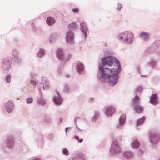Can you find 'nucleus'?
Masks as SVG:
<instances>
[{
  "instance_id": "obj_49",
  "label": "nucleus",
  "mask_w": 160,
  "mask_h": 160,
  "mask_svg": "<svg viewBox=\"0 0 160 160\" xmlns=\"http://www.w3.org/2000/svg\"><path fill=\"white\" fill-rule=\"evenodd\" d=\"M31 75L32 77H33L36 76V74L32 73L31 74Z\"/></svg>"
},
{
  "instance_id": "obj_3",
  "label": "nucleus",
  "mask_w": 160,
  "mask_h": 160,
  "mask_svg": "<svg viewBox=\"0 0 160 160\" xmlns=\"http://www.w3.org/2000/svg\"><path fill=\"white\" fill-rule=\"evenodd\" d=\"M12 60V58L11 57H8L3 59L1 62V67L3 73H8L11 69Z\"/></svg>"
},
{
  "instance_id": "obj_11",
  "label": "nucleus",
  "mask_w": 160,
  "mask_h": 160,
  "mask_svg": "<svg viewBox=\"0 0 160 160\" xmlns=\"http://www.w3.org/2000/svg\"><path fill=\"white\" fill-rule=\"evenodd\" d=\"M159 139V137L156 133H150V141L152 145L157 143Z\"/></svg>"
},
{
  "instance_id": "obj_42",
  "label": "nucleus",
  "mask_w": 160,
  "mask_h": 160,
  "mask_svg": "<svg viewBox=\"0 0 160 160\" xmlns=\"http://www.w3.org/2000/svg\"><path fill=\"white\" fill-rule=\"evenodd\" d=\"M33 99L32 98H28L26 99L27 103L28 104L31 103L33 101Z\"/></svg>"
},
{
  "instance_id": "obj_57",
  "label": "nucleus",
  "mask_w": 160,
  "mask_h": 160,
  "mask_svg": "<svg viewBox=\"0 0 160 160\" xmlns=\"http://www.w3.org/2000/svg\"><path fill=\"white\" fill-rule=\"evenodd\" d=\"M160 160V158H159V160Z\"/></svg>"
},
{
  "instance_id": "obj_12",
  "label": "nucleus",
  "mask_w": 160,
  "mask_h": 160,
  "mask_svg": "<svg viewBox=\"0 0 160 160\" xmlns=\"http://www.w3.org/2000/svg\"><path fill=\"white\" fill-rule=\"evenodd\" d=\"M84 68V65L82 63L79 62L77 63L76 69L79 75H83L86 73Z\"/></svg>"
},
{
  "instance_id": "obj_23",
  "label": "nucleus",
  "mask_w": 160,
  "mask_h": 160,
  "mask_svg": "<svg viewBox=\"0 0 160 160\" xmlns=\"http://www.w3.org/2000/svg\"><path fill=\"white\" fill-rule=\"evenodd\" d=\"M39 93L40 95V97L37 98V102L38 104L40 105H43L45 104L46 101L43 99H42L43 96L41 93V88H39L38 89Z\"/></svg>"
},
{
  "instance_id": "obj_24",
  "label": "nucleus",
  "mask_w": 160,
  "mask_h": 160,
  "mask_svg": "<svg viewBox=\"0 0 160 160\" xmlns=\"http://www.w3.org/2000/svg\"><path fill=\"white\" fill-rule=\"evenodd\" d=\"M69 160H86V159L82 154L81 153H78Z\"/></svg>"
},
{
  "instance_id": "obj_2",
  "label": "nucleus",
  "mask_w": 160,
  "mask_h": 160,
  "mask_svg": "<svg viewBox=\"0 0 160 160\" xmlns=\"http://www.w3.org/2000/svg\"><path fill=\"white\" fill-rule=\"evenodd\" d=\"M133 36L134 34L132 32L125 31L119 33L117 36V38L124 44L132 45L133 43Z\"/></svg>"
},
{
  "instance_id": "obj_9",
  "label": "nucleus",
  "mask_w": 160,
  "mask_h": 160,
  "mask_svg": "<svg viewBox=\"0 0 160 160\" xmlns=\"http://www.w3.org/2000/svg\"><path fill=\"white\" fill-rule=\"evenodd\" d=\"M40 81H41L39 82L40 84H42L43 90H47L49 89L50 85L49 82L48 81H47L44 77L42 76L40 78Z\"/></svg>"
},
{
  "instance_id": "obj_8",
  "label": "nucleus",
  "mask_w": 160,
  "mask_h": 160,
  "mask_svg": "<svg viewBox=\"0 0 160 160\" xmlns=\"http://www.w3.org/2000/svg\"><path fill=\"white\" fill-rule=\"evenodd\" d=\"M5 110L8 113H10L13 110L14 104L12 101L9 100L4 104Z\"/></svg>"
},
{
  "instance_id": "obj_34",
  "label": "nucleus",
  "mask_w": 160,
  "mask_h": 160,
  "mask_svg": "<svg viewBox=\"0 0 160 160\" xmlns=\"http://www.w3.org/2000/svg\"><path fill=\"white\" fill-rule=\"evenodd\" d=\"M99 116V113L98 111H96L95 112V115L94 116L92 119V122H95L96 121Z\"/></svg>"
},
{
  "instance_id": "obj_4",
  "label": "nucleus",
  "mask_w": 160,
  "mask_h": 160,
  "mask_svg": "<svg viewBox=\"0 0 160 160\" xmlns=\"http://www.w3.org/2000/svg\"><path fill=\"white\" fill-rule=\"evenodd\" d=\"M122 151L121 148L117 140L113 141L112 143L109 150V153L111 156L119 154Z\"/></svg>"
},
{
  "instance_id": "obj_50",
  "label": "nucleus",
  "mask_w": 160,
  "mask_h": 160,
  "mask_svg": "<svg viewBox=\"0 0 160 160\" xmlns=\"http://www.w3.org/2000/svg\"><path fill=\"white\" fill-rule=\"evenodd\" d=\"M74 138L76 139H77L78 141L79 140V138L78 136H76L74 137Z\"/></svg>"
},
{
  "instance_id": "obj_7",
  "label": "nucleus",
  "mask_w": 160,
  "mask_h": 160,
  "mask_svg": "<svg viewBox=\"0 0 160 160\" xmlns=\"http://www.w3.org/2000/svg\"><path fill=\"white\" fill-rule=\"evenodd\" d=\"M52 100L54 104L56 105H61L63 102V99L58 92H56V95L53 96Z\"/></svg>"
},
{
  "instance_id": "obj_15",
  "label": "nucleus",
  "mask_w": 160,
  "mask_h": 160,
  "mask_svg": "<svg viewBox=\"0 0 160 160\" xmlns=\"http://www.w3.org/2000/svg\"><path fill=\"white\" fill-rule=\"evenodd\" d=\"M59 35L58 34L54 32L51 33L49 38V41L50 43L53 44L58 39Z\"/></svg>"
},
{
  "instance_id": "obj_26",
  "label": "nucleus",
  "mask_w": 160,
  "mask_h": 160,
  "mask_svg": "<svg viewBox=\"0 0 160 160\" xmlns=\"http://www.w3.org/2000/svg\"><path fill=\"white\" fill-rule=\"evenodd\" d=\"M77 28L78 26L76 22H72L68 25V29L69 30V31L72 32V31L77 29Z\"/></svg>"
},
{
  "instance_id": "obj_56",
  "label": "nucleus",
  "mask_w": 160,
  "mask_h": 160,
  "mask_svg": "<svg viewBox=\"0 0 160 160\" xmlns=\"http://www.w3.org/2000/svg\"><path fill=\"white\" fill-rule=\"evenodd\" d=\"M147 75H142V76H147Z\"/></svg>"
},
{
  "instance_id": "obj_41",
  "label": "nucleus",
  "mask_w": 160,
  "mask_h": 160,
  "mask_svg": "<svg viewBox=\"0 0 160 160\" xmlns=\"http://www.w3.org/2000/svg\"><path fill=\"white\" fill-rule=\"evenodd\" d=\"M142 88L141 87H139L137 88L135 91V92L137 94H139L141 92Z\"/></svg>"
},
{
  "instance_id": "obj_53",
  "label": "nucleus",
  "mask_w": 160,
  "mask_h": 160,
  "mask_svg": "<svg viewBox=\"0 0 160 160\" xmlns=\"http://www.w3.org/2000/svg\"><path fill=\"white\" fill-rule=\"evenodd\" d=\"M32 160H41L40 158H36L32 159Z\"/></svg>"
},
{
  "instance_id": "obj_51",
  "label": "nucleus",
  "mask_w": 160,
  "mask_h": 160,
  "mask_svg": "<svg viewBox=\"0 0 160 160\" xmlns=\"http://www.w3.org/2000/svg\"><path fill=\"white\" fill-rule=\"evenodd\" d=\"M49 137H50V138H51V139L52 140L53 138V135L52 134L50 135H49Z\"/></svg>"
},
{
  "instance_id": "obj_10",
  "label": "nucleus",
  "mask_w": 160,
  "mask_h": 160,
  "mask_svg": "<svg viewBox=\"0 0 160 160\" xmlns=\"http://www.w3.org/2000/svg\"><path fill=\"white\" fill-rule=\"evenodd\" d=\"M6 146L9 148H12L14 144V137L11 135H9L5 141Z\"/></svg>"
},
{
  "instance_id": "obj_47",
  "label": "nucleus",
  "mask_w": 160,
  "mask_h": 160,
  "mask_svg": "<svg viewBox=\"0 0 160 160\" xmlns=\"http://www.w3.org/2000/svg\"><path fill=\"white\" fill-rule=\"evenodd\" d=\"M77 128L79 131H82V130L80 129L77 125V123H75Z\"/></svg>"
},
{
  "instance_id": "obj_16",
  "label": "nucleus",
  "mask_w": 160,
  "mask_h": 160,
  "mask_svg": "<svg viewBox=\"0 0 160 160\" xmlns=\"http://www.w3.org/2000/svg\"><path fill=\"white\" fill-rule=\"evenodd\" d=\"M80 29L82 32L84 34V37L86 38L88 36L87 32L88 31V28L87 24L84 22L80 24Z\"/></svg>"
},
{
  "instance_id": "obj_52",
  "label": "nucleus",
  "mask_w": 160,
  "mask_h": 160,
  "mask_svg": "<svg viewBox=\"0 0 160 160\" xmlns=\"http://www.w3.org/2000/svg\"><path fill=\"white\" fill-rule=\"evenodd\" d=\"M79 142H81L83 141V139H79V140H78Z\"/></svg>"
},
{
  "instance_id": "obj_6",
  "label": "nucleus",
  "mask_w": 160,
  "mask_h": 160,
  "mask_svg": "<svg viewBox=\"0 0 160 160\" xmlns=\"http://www.w3.org/2000/svg\"><path fill=\"white\" fill-rule=\"evenodd\" d=\"M160 45V40H157L147 48V52L148 53L152 52L158 48Z\"/></svg>"
},
{
  "instance_id": "obj_45",
  "label": "nucleus",
  "mask_w": 160,
  "mask_h": 160,
  "mask_svg": "<svg viewBox=\"0 0 160 160\" xmlns=\"http://www.w3.org/2000/svg\"><path fill=\"white\" fill-rule=\"evenodd\" d=\"M80 119V118L78 117H77L76 118H75L74 119V122L75 123H77V122H76L78 120Z\"/></svg>"
},
{
  "instance_id": "obj_32",
  "label": "nucleus",
  "mask_w": 160,
  "mask_h": 160,
  "mask_svg": "<svg viewBox=\"0 0 160 160\" xmlns=\"http://www.w3.org/2000/svg\"><path fill=\"white\" fill-rule=\"evenodd\" d=\"M63 91L65 93H68L70 91L69 85L68 83H65L64 85Z\"/></svg>"
},
{
  "instance_id": "obj_30",
  "label": "nucleus",
  "mask_w": 160,
  "mask_h": 160,
  "mask_svg": "<svg viewBox=\"0 0 160 160\" xmlns=\"http://www.w3.org/2000/svg\"><path fill=\"white\" fill-rule=\"evenodd\" d=\"M140 143L137 140H134L131 143V146L132 148H138L140 146Z\"/></svg>"
},
{
  "instance_id": "obj_28",
  "label": "nucleus",
  "mask_w": 160,
  "mask_h": 160,
  "mask_svg": "<svg viewBox=\"0 0 160 160\" xmlns=\"http://www.w3.org/2000/svg\"><path fill=\"white\" fill-rule=\"evenodd\" d=\"M45 53V51L44 49L40 48L39 51L37 53L36 56L39 58H40L43 56Z\"/></svg>"
},
{
  "instance_id": "obj_40",
  "label": "nucleus",
  "mask_w": 160,
  "mask_h": 160,
  "mask_svg": "<svg viewBox=\"0 0 160 160\" xmlns=\"http://www.w3.org/2000/svg\"><path fill=\"white\" fill-rule=\"evenodd\" d=\"M122 8V4L120 3H118L116 9L118 11H119L121 10Z\"/></svg>"
},
{
  "instance_id": "obj_31",
  "label": "nucleus",
  "mask_w": 160,
  "mask_h": 160,
  "mask_svg": "<svg viewBox=\"0 0 160 160\" xmlns=\"http://www.w3.org/2000/svg\"><path fill=\"white\" fill-rule=\"evenodd\" d=\"M139 97L138 96L136 95L133 98L132 104L135 106L139 104Z\"/></svg>"
},
{
  "instance_id": "obj_36",
  "label": "nucleus",
  "mask_w": 160,
  "mask_h": 160,
  "mask_svg": "<svg viewBox=\"0 0 160 160\" xmlns=\"http://www.w3.org/2000/svg\"><path fill=\"white\" fill-rule=\"evenodd\" d=\"M71 57V54H68L66 56L63 57V58L62 61L64 62H67L69 60Z\"/></svg>"
},
{
  "instance_id": "obj_18",
  "label": "nucleus",
  "mask_w": 160,
  "mask_h": 160,
  "mask_svg": "<svg viewBox=\"0 0 160 160\" xmlns=\"http://www.w3.org/2000/svg\"><path fill=\"white\" fill-rule=\"evenodd\" d=\"M122 156L124 158L129 160L133 157V153L130 150H125L122 152Z\"/></svg>"
},
{
  "instance_id": "obj_21",
  "label": "nucleus",
  "mask_w": 160,
  "mask_h": 160,
  "mask_svg": "<svg viewBox=\"0 0 160 160\" xmlns=\"http://www.w3.org/2000/svg\"><path fill=\"white\" fill-rule=\"evenodd\" d=\"M157 62V60L153 58H151L147 62V66L154 68L156 66Z\"/></svg>"
},
{
  "instance_id": "obj_37",
  "label": "nucleus",
  "mask_w": 160,
  "mask_h": 160,
  "mask_svg": "<svg viewBox=\"0 0 160 160\" xmlns=\"http://www.w3.org/2000/svg\"><path fill=\"white\" fill-rule=\"evenodd\" d=\"M30 83L33 85V88H35L36 86L37 83V86H38L39 85V84H40L39 82L38 81L36 82L35 81L31 80L30 81Z\"/></svg>"
},
{
  "instance_id": "obj_27",
  "label": "nucleus",
  "mask_w": 160,
  "mask_h": 160,
  "mask_svg": "<svg viewBox=\"0 0 160 160\" xmlns=\"http://www.w3.org/2000/svg\"><path fill=\"white\" fill-rule=\"evenodd\" d=\"M55 22V20L53 17H49L47 18L46 22L48 25L52 26L53 25Z\"/></svg>"
},
{
  "instance_id": "obj_17",
  "label": "nucleus",
  "mask_w": 160,
  "mask_h": 160,
  "mask_svg": "<svg viewBox=\"0 0 160 160\" xmlns=\"http://www.w3.org/2000/svg\"><path fill=\"white\" fill-rule=\"evenodd\" d=\"M105 114L108 117L111 116L115 112V109L112 106H110L105 108Z\"/></svg>"
},
{
  "instance_id": "obj_43",
  "label": "nucleus",
  "mask_w": 160,
  "mask_h": 160,
  "mask_svg": "<svg viewBox=\"0 0 160 160\" xmlns=\"http://www.w3.org/2000/svg\"><path fill=\"white\" fill-rule=\"evenodd\" d=\"M72 11L75 13H78L79 12V9L78 8H73Z\"/></svg>"
},
{
  "instance_id": "obj_29",
  "label": "nucleus",
  "mask_w": 160,
  "mask_h": 160,
  "mask_svg": "<svg viewBox=\"0 0 160 160\" xmlns=\"http://www.w3.org/2000/svg\"><path fill=\"white\" fill-rule=\"evenodd\" d=\"M134 111L137 113H141L143 110V108L141 106L136 105L134 108Z\"/></svg>"
},
{
  "instance_id": "obj_20",
  "label": "nucleus",
  "mask_w": 160,
  "mask_h": 160,
  "mask_svg": "<svg viewBox=\"0 0 160 160\" xmlns=\"http://www.w3.org/2000/svg\"><path fill=\"white\" fill-rule=\"evenodd\" d=\"M56 53L58 59L62 61L64 55L63 50L61 48H58L56 51Z\"/></svg>"
},
{
  "instance_id": "obj_44",
  "label": "nucleus",
  "mask_w": 160,
  "mask_h": 160,
  "mask_svg": "<svg viewBox=\"0 0 160 160\" xmlns=\"http://www.w3.org/2000/svg\"><path fill=\"white\" fill-rule=\"evenodd\" d=\"M94 101V99L93 97H90L88 99V101L90 102H92Z\"/></svg>"
},
{
  "instance_id": "obj_22",
  "label": "nucleus",
  "mask_w": 160,
  "mask_h": 160,
  "mask_svg": "<svg viewBox=\"0 0 160 160\" xmlns=\"http://www.w3.org/2000/svg\"><path fill=\"white\" fill-rule=\"evenodd\" d=\"M158 95L156 94H152L150 97V102L152 105L158 103Z\"/></svg>"
},
{
  "instance_id": "obj_14",
  "label": "nucleus",
  "mask_w": 160,
  "mask_h": 160,
  "mask_svg": "<svg viewBox=\"0 0 160 160\" xmlns=\"http://www.w3.org/2000/svg\"><path fill=\"white\" fill-rule=\"evenodd\" d=\"M138 37L142 41L147 42L149 39L150 34L148 32L143 31L139 33Z\"/></svg>"
},
{
  "instance_id": "obj_39",
  "label": "nucleus",
  "mask_w": 160,
  "mask_h": 160,
  "mask_svg": "<svg viewBox=\"0 0 160 160\" xmlns=\"http://www.w3.org/2000/svg\"><path fill=\"white\" fill-rule=\"evenodd\" d=\"M62 153L66 156L69 155V152L68 150L66 148H63L62 149Z\"/></svg>"
},
{
  "instance_id": "obj_38",
  "label": "nucleus",
  "mask_w": 160,
  "mask_h": 160,
  "mask_svg": "<svg viewBox=\"0 0 160 160\" xmlns=\"http://www.w3.org/2000/svg\"><path fill=\"white\" fill-rule=\"evenodd\" d=\"M44 120L45 122L47 123H48L51 122V118L46 116L44 117Z\"/></svg>"
},
{
  "instance_id": "obj_48",
  "label": "nucleus",
  "mask_w": 160,
  "mask_h": 160,
  "mask_svg": "<svg viewBox=\"0 0 160 160\" xmlns=\"http://www.w3.org/2000/svg\"><path fill=\"white\" fill-rule=\"evenodd\" d=\"M69 128H70L68 127H67L66 128L65 132H66V134L67 135V130H68V129H69Z\"/></svg>"
},
{
  "instance_id": "obj_33",
  "label": "nucleus",
  "mask_w": 160,
  "mask_h": 160,
  "mask_svg": "<svg viewBox=\"0 0 160 160\" xmlns=\"http://www.w3.org/2000/svg\"><path fill=\"white\" fill-rule=\"evenodd\" d=\"M146 119L145 117L143 116L141 118L138 119L137 121L136 125L137 126L142 124Z\"/></svg>"
},
{
  "instance_id": "obj_46",
  "label": "nucleus",
  "mask_w": 160,
  "mask_h": 160,
  "mask_svg": "<svg viewBox=\"0 0 160 160\" xmlns=\"http://www.w3.org/2000/svg\"><path fill=\"white\" fill-rule=\"evenodd\" d=\"M63 119L61 118H60L58 120V122L59 123H61L62 122H63Z\"/></svg>"
},
{
  "instance_id": "obj_35",
  "label": "nucleus",
  "mask_w": 160,
  "mask_h": 160,
  "mask_svg": "<svg viewBox=\"0 0 160 160\" xmlns=\"http://www.w3.org/2000/svg\"><path fill=\"white\" fill-rule=\"evenodd\" d=\"M11 76L10 74H7L5 77V80L8 83H9L11 81Z\"/></svg>"
},
{
  "instance_id": "obj_19",
  "label": "nucleus",
  "mask_w": 160,
  "mask_h": 160,
  "mask_svg": "<svg viewBox=\"0 0 160 160\" xmlns=\"http://www.w3.org/2000/svg\"><path fill=\"white\" fill-rule=\"evenodd\" d=\"M11 53L15 60L19 59V60L22 61L21 58H19L20 52L18 50L15 48L12 49L11 51Z\"/></svg>"
},
{
  "instance_id": "obj_5",
  "label": "nucleus",
  "mask_w": 160,
  "mask_h": 160,
  "mask_svg": "<svg viewBox=\"0 0 160 160\" xmlns=\"http://www.w3.org/2000/svg\"><path fill=\"white\" fill-rule=\"evenodd\" d=\"M75 38L74 33L71 31H68L66 33V41L67 43L69 44H72L74 43Z\"/></svg>"
},
{
  "instance_id": "obj_55",
  "label": "nucleus",
  "mask_w": 160,
  "mask_h": 160,
  "mask_svg": "<svg viewBox=\"0 0 160 160\" xmlns=\"http://www.w3.org/2000/svg\"><path fill=\"white\" fill-rule=\"evenodd\" d=\"M33 24H34L33 23H32V25H32V26H33Z\"/></svg>"
},
{
  "instance_id": "obj_1",
  "label": "nucleus",
  "mask_w": 160,
  "mask_h": 160,
  "mask_svg": "<svg viewBox=\"0 0 160 160\" xmlns=\"http://www.w3.org/2000/svg\"><path fill=\"white\" fill-rule=\"evenodd\" d=\"M103 51L105 57L102 59V63L99 65L97 78L100 82H107L109 86H113L117 83L121 67L117 58L111 55V51L108 49Z\"/></svg>"
},
{
  "instance_id": "obj_13",
  "label": "nucleus",
  "mask_w": 160,
  "mask_h": 160,
  "mask_svg": "<svg viewBox=\"0 0 160 160\" xmlns=\"http://www.w3.org/2000/svg\"><path fill=\"white\" fill-rule=\"evenodd\" d=\"M126 118L125 114L123 113L120 116L119 120V123L116 126L118 129L121 128L123 127L125 122Z\"/></svg>"
},
{
  "instance_id": "obj_25",
  "label": "nucleus",
  "mask_w": 160,
  "mask_h": 160,
  "mask_svg": "<svg viewBox=\"0 0 160 160\" xmlns=\"http://www.w3.org/2000/svg\"><path fill=\"white\" fill-rule=\"evenodd\" d=\"M65 63H60L57 69V73L58 76H60L62 74L63 72V69L65 66Z\"/></svg>"
},
{
  "instance_id": "obj_54",
  "label": "nucleus",
  "mask_w": 160,
  "mask_h": 160,
  "mask_svg": "<svg viewBox=\"0 0 160 160\" xmlns=\"http://www.w3.org/2000/svg\"><path fill=\"white\" fill-rule=\"evenodd\" d=\"M66 76L67 77H69V75H66Z\"/></svg>"
}]
</instances>
